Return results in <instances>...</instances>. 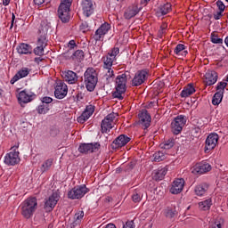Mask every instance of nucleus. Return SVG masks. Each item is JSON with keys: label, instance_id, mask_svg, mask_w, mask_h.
Returning <instances> with one entry per match:
<instances>
[{"label": "nucleus", "instance_id": "nucleus-7", "mask_svg": "<svg viewBox=\"0 0 228 228\" xmlns=\"http://www.w3.org/2000/svg\"><path fill=\"white\" fill-rule=\"evenodd\" d=\"M120 53L118 47H114L109 51L108 54L102 58L103 67H113V62L117 61V56Z\"/></svg>", "mask_w": 228, "mask_h": 228}, {"label": "nucleus", "instance_id": "nucleus-32", "mask_svg": "<svg viewBox=\"0 0 228 228\" xmlns=\"http://www.w3.org/2000/svg\"><path fill=\"white\" fill-rule=\"evenodd\" d=\"M175 54H176V56H186V54H188V51H186V46H184V45L183 44H178L175 50H174Z\"/></svg>", "mask_w": 228, "mask_h": 228}, {"label": "nucleus", "instance_id": "nucleus-55", "mask_svg": "<svg viewBox=\"0 0 228 228\" xmlns=\"http://www.w3.org/2000/svg\"><path fill=\"white\" fill-rule=\"evenodd\" d=\"M60 133V130L53 128L51 130L50 134L51 136H57V134Z\"/></svg>", "mask_w": 228, "mask_h": 228}, {"label": "nucleus", "instance_id": "nucleus-38", "mask_svg": "<svg viewBox=\"0 0 228 228\" xmlns=\"http://www.w3.org/2000/svg\"><path fill=\"white\" fill-rule=\"evenodd\" d=\"M154 161L159 163V161H163L167 159V154L164 151H158L153 154Z\"/></svg>", "mask_w": 228, "mask_h": 228}, {"label": "nucleus", "instance_id": "nucleus-25", "mask_svg": "<svg viewBox=\"0 0 228 228\" xmlns=\"http://www.w3.org/2000/svg\"><path fill=\"white\" fill-rule=\"evenodd\" d=\"M218 81V74L216 73V71L208 70L205 74V83L208 86H211L212 85H215Z\"/></svg>", "mask_w": 228, "mask_h": 228}, {"label": "nucleus", "instance_id": "nucleus-37", "mask_svg": "<svg viewBox=\"0 0 228 228\" xmlns=\"http://www.w3.org/2000/svg\"><path fill=\"white\" fill-rule=\"evenodd\" d=\"M37 111L39 115H45L46 113H49V105L41 103L37 107Z\"/></svg>", "mask_w": 228, "mask_h": 228}, {"label": "nucleus", "instance_id": "nucleus-5", "mask_svg": "<svg viewBox=\"0 0 228 228\" xmlns=\"http://www.w3.org/2000/svg\"><path fill=\"white\" fill-rule=\"evenodd\" d=\"M118 114L110 113L106 116V118L102 121L101 127L102 133H108L110 129H113L115 123L117 122V118Z\"/></svg>", "mask_w": 228, "mask_h": 228}, {"label": "nucleus", "instance_id": "nucleus-63", "mask_svg": "<svg viewBox=\"0 0 228 228\" xmlns=\"http://www.w3.org/2000/svg\"><path fill=\"white\" fill-rule=\"evenodd\" d=\"M118 3H122L124 0H116Z\"/></svg>", "mask_w": 228, "mask_h": 228}, {"label": "nucleus", "instance_id": "nucleus-44", "mask_svg": "<svg viewBox=\"0 0 228 228\" xmlns=\"http://www.w3.org/2000/svg\"><path fill=\"white\" fill-rule=\"evenodd\" d=\"M49 200H60V191H53L49 197Z\"/></svg>", "mask_w": 228, "mask_h": 228}, {"label": "nucleus", "instance_id": "nucleus-35", "mask_svg": "<svg viewBox=\"0 0 228 228\" xmlns=\"http://www.w3.org/2000/svg\"><path fill=\"white\" fill-rule=\"evenodd\" d=\"M211 206H213L211 200H203L199 203V208L201 211H208Z\"/></svg>", "mask_w": 228, "mask_h": 228}, {"label": "nucleus", "instance_id": "nucleus-59", "mask_svg": "<svg viewBox=\"0 0 228 228\" xmlns=\"http://www.w3.org/2000/svg\"><path fill=\"white\" fill-rule=\"evenodd\" d=\"M81 29H87L88 28V23L87 22H84L81 24L80 26Z\"/></svg>", "mask_w": 228, "mask_h": 228}, {"label": "nucleus", "instance_id": "nucleus-3", "mask_svg": "<svg viewBox=\"0 0 228 228\" xmlns=\"http://www.w3.org/2000/svg\"><path fill=\"white\" fill-rule=\"evenodd\" d=\"M84 78L86 88H87L88 92H94L95 86H97V81H99L95 69L88 68L84 74Z\"/></svg>", "mask_w": 228, "mask_h": 228}, {"label": "nucleus", "instance_id": "nucleus-6", "mask_svg": "<svg viewBox=\"0 0 228 228\" xmlns=\"http://www.w3.org/2000/svg\"><path fill=\"white\" fill-rule=\"evenodd\" d=\"M88 191H90V190L86 188V185H78L74 187L68 192V197L72 200L83 199V197H85V195H86Z\"/></svg>", "mask_w": 228, "mask_h": 228}, {"label": "nucleus", "instance_id": "nucleus-2", "mask_svg": "<svg viewBox=\"0 0 228 228\" xmlns=\"http://www.w3.org/2000/svg\"><path fill=\"white\" fill-rule=\"evenodd\" d=\"M127 90V75L121 74L116 77L115 91L112 94L114 99L122 101L126 97V91Z\"/></svg>", "mask_w": 228, "mask_h": 228}, {"label": "nucleus", "instance_id": "nucleus-34", "mask_svg": "<svg viewBox=\"0 0 228 228\" xmlns=\"http://www.w3.org/2000/svg\"><path fill=\"white\" fill-rule=\"evenodd\" d=\"M161 15H167L169 12H172V4L170 3L163 4L159 8Z\"/></svg>", "mask_w": 228, "mask_h": 228}, {"label": "nucleus", "instance_id": "nucleus-21", "mask_svg": "<svg viewBox=\"0 0 228 228\" xmlns=\"http://www.w3.org/2000/svg\"><path fill=\"white\" fill-rule=\"evenodd\" d=\"M61 77L69 85H76L77 83V74L72 70L62 71Z\"/></svg>", "mask_w": 228, "mask_h": 228}, {"label": "nucleus", "instance_id": "nucleus-33", "mask_svg": "<svg viewBox=\"0 0 228 228\" xmlns=\"http://www.w3.org/2000/svg\"><path fill=\"white\" fill-rule=\"evenodd\" d=\"M222 99H224V92L218 91L214 94V97L212 99V104L214 106H218V104L222 102Z\"/></svg>", "mask_w": 228, "mask_h": 228}, {"label": "nucleus", "instance_id": "nucleus-64", "mask_svg": "<svg viewBox=\"0 0 228 228\" xmlns=\"http://www.w3.org/2000/svg\"><path fill=\"white\" fill-rule=\"evenodd\" d=\"M30 200H37V198H32L30 199Z\"/></svg>", "mask_w": 228, "mask_h": 228}, {"label": "nucleus", "instance_id": "nucleus-24", "mask_svg": "<svg viewBox=\"0 0 228 228\" xmlns=\"http://www.w3.org/2000/svg\"><path fill=\"white\" fill-rule=\"evenodd\" d=\"M82 10L86 17H90V15L94 13V4L92 3V0H83Z\"/></svg>", "mask_w": 228, "mask_h": 228}, {"label": "nucleus", "instance_id": "nucleus-56", "mask_svg": "<svg viewBox=\"0 0 228 228\" xmlns=\"http://www.w3.org/2000/svg\"><path fill=\"white\" fill-rule=\"evenodd\" d=\"M151 3V0H141L140 4L141 6H147Z\"/></svg>", "mask_w": 228, "mask_h": 228}, {"label": "nucleus", "instance_id": "nucleus-10", "mask_svg": "<svg viewBox=\"0 0 228 228\" xmlns=\"http://www.w3.org/2000/svg\"><path fill=\"white\" fill-rule=\"evenodd\" d=\"M67 94H69V87H67V84L61 80H58L56 82L54 91L56 99H65V97H67Z\"/></svg>", "mask_w": 228, "mask_h": 228}, {"label": "nucleus", "instance_id": "nucleus-1", "mask_svg": "<svg viewBox=\"0 0 228 228\" xmlns=\"http://www.w3.org/2000/svg\"><path fill=\"white\" fill-rule=\"evenodd\" d=\"M49 31V25L45 22L41 23L39 28V37L37 39V46L34 49V53L37 56H44V49L47 47V32Z\"/></svg>", "mask_w": 228, "mask_h": 228}, {"label": "nucleus", "instance_id": "nucleus-28", "mask_svg": "<svg viewBox=\"0 0 228 228\" xmlns=\"http://www.w3.org/2000/svg\"><path fill=\"white\" fill-rule=\"evenodd\" d=\"M16 49L19 54H31V53H33V48L31 45L24 43L18 45Z\"/></svg>", "mask_w": 228, "mask_h": 228}, {"label": "nucleus", "instance_id": "nucleus-23", "mask_svg": "<svg viewBox=\"0 0 228 228\" xmlns=\"http://www.w3.org/2000/svg\"><path fill=\"white\" fill-rule=\"evenodd\" d=\"M29 69L28 68H21L15 75L14 77L11 79L10 83L11 85H15L19 79H22V77H28L29 75Z\"/></svg>", "mask_w": 228, "mask_h": 228}, {"label": "nucleus", "instance_id": "nucleus-60", "mask_svg": "<svg viewBox=\"0 0 228 228\" xmlns=\"http://www.w3.org/2000/svg\"><path fill=\"white\" fill-rule=\"evenodd\" d=\"M10 1L11 0H3L4 6H8V4H10Z\"/></svg>", "mask_w": 228, "mask_h": 228}, {"label": "nucleus", "instance_id": "nucleus-39", "mask_svg": "<svg viewBox=\"0 0 228 228\" xmlns=\"http://www.w3.org/2000/svg\"><path fill=\"white\" fill-rule=\"evenodd\" d=\"M174 145H175V142H174V139H168L167 141H165L164 142H162L160 144L161 149H172V147H174Z\"/></svg>", "mask_w": 228, "mask_h": 228}, {"label": "nucleus", "instance_id": "nucleus-49", "mask_svg": "<svg viewBox=\"0 0 228 228\" xmlns=\"http://www.w3.org/2000/svg\"><path fill=\"white\" fill-rule=\"evenodd\" d=\"M225 86H227V82H220L216 86V90H218V92H224Z\"/></svg>", "mask_w": 228, "mask_h": 228}, {"label": "nucleus", "instance_id": "nucleus-45", "mask_svg": "<svg viewBox=\"0 0 228 228\" xmlns=\"http://www.w3.org/2000/svg\"><path fill=\"white\" fill-rule=\"evenodd\" d=\"M60 6H62V8H70L72 6V0H61Z\"/></svg>", "mask_w": 228, "mask_h": 228}, {"label": "nucleus", "instance_id": "nucleus-36", "mask_svg": "<svg viewBox=\"0 0 228 228\" xmlns=\"http://www.w3.org/2000/svg\"><path fill=\"white\" fill-rule=\"evenodd\" d=\"M167 168H161V169H159L156 173H155V175H154V180L155 181H161L166 175H167Z\"/></svg>", "mask_w": 228, "mask_h": 228}, {"label": "nucleus", "instance_id": "nucleus-43", "mask_svg": "<svg viewBox=\"0 0 228 228\" xmlns=\"http://www.w3.org/2000/svg\"><path fill=\"white\" fill-rule=\"evenodd\" d=\"M224 225V219L219 217L214 224H211L210 228H222Z\"/></svg>", "mask_w": 228, "mask_h": 228}, {"label": "nucleus", "instance_id": "nucleus-22", "mask_svg": "<svg viewBox=\"0 0 228 228\" xmlns=\"http://www.w3.org/2000/svg\"><path fill=\"white\" fill-rule=\"evenodd\" d=\"M69 12L70 7H63V5L59 6L58 15L61 22H69V20H70Z\"/></svg>", "mask_w": 228, "mask_h": 228}, {"label": "nucleus", "instance_id": "nucleus-12", "mask_svg": "<svg viewBox=\"0 0 228 228\" xmlns=\"http://www.w3.org/2000/svg\"><path fill=\"white\" fill-rule=\"evenodd\" d=\"M147 77H149V72H147V70L137 71L132 80L133 86H140V85H143V83L147 81Z\"/></svg>", "mask_w": 228, "mask_h": 228}, {"label": "nucleus", "instance_id": "nucleus-51", "mask_svg": "<svg viewBox=\"0 0 228 228\" xmlns=\"http://www.w3.org/2000/svg\"><path fill=\"white\" fill-rule=\"evenodd\" d=\"M212 44H223L224 40L222 38L216 37V36L212 37L211 38Z\"/></svg>", "mask_w": 228, "mask_h": 228}, {"label": "nucleus", "instance_id": "nucleus-47", "mask_svg": "<svg viewBox=\"0 0 228 228\" xmlns=\"http://www.w3.org/2000/svg\"><path fill=\"white\" fill-rule=\"evenodd\" d=\"M42 104H46V106H49L51 102H53V98L49 96H45L41 99Z\"/></svg>", "mask_w": 228, "mask_h": 228}, {"label": "nucleus", "instance_id": "nucleus-42", "mask_svg": "<svg viewBox=\"0 0 228 228\" xmlns=\"http://www.w3.org/2000/svg\"><path fill=\"white\" fill-rule=\"evenodd\" d=\"M103 70L105 73V77L106 79H110L111 77H113L114 74H113V69H111V67H103Z\"/></svg>", "mask_w": 228, "mask_h": 228}, {"label": "nucleus", "instance_id": "nucleus-31", "mask_svg": "<svg viewBox=\"0 0 228 228\" xmlns=\"http://www.w3.org/2000/svg\"><path fill=\"white\" fill-rule=\"evenodd\" d=\"M208 183H201L195 187L194 191L196 195H198V197H202L206 193V191H208Z\"/></svg>", "mask_w": 228, "mask_h": 228}, {"label": "nucleus", "instance_id": "nucleus-40", "mask_svg": "<svg viewBox=\"0 0 228 228\" xmlns=\"http://www.w3.org/2000/svg\"><path fill=\"white\" fill-rule=\"evenodd\" d=\"M56 204H58V200H46L45 203V211H51L54 209Z\"/></svg>", "mask_w": 228, "mask_h": 228}, {"label": "nucleus", "instance_id": "nucleus-18", "mask_svg": "<svg viewBox=\"0 0 228 228\" xmlns=\"http://www.w3.org/2000/svg\"><path fill=\"white\" fill-rule=\"evenodd\" d=\"M129 142H131V138H129L126 134H121V135L118 136L113 141V142H112V149H120V148L127 145V143H129Z\"/></svg>", "mask_w": 228, "mask_h": 228}, {"label": "nucleus", "instance_id": "nucleus-15", "mask_svg": "<svg viewBox=\"0 0 228 228\" xmlns=\"http://www.w3.org/2000/svg\"><path fill=\"white\" fill-rule=\"evenodd\" d=\"M100 148L101 144L98 142L82 143L78 148V151L81 152V154H88V152H95Z\"/></svg>", "mask_w": 228, "mask_h": 228}, {"label": "nucleus", "instance_id": "nucleus-9", "mask_svg": "<svg viewBox=\"0 0 228 228\" xmlns=\"http://www.w3.org/2000/svg\"><path fill=\"white\" fill-rule=\"evenodd\" d=\"M186 125V117L180 115L177 116L171 123V131L174 134H179L183 131V127Z\"/></svg>", "mask_w": 228, "mask_h": 228}, {"label": "nucleus", "instance_id": "nucleus-26", "mask_svg": "<svg viewBox=\"0 0 228 228\" xmlns=\"http://www.w3.org/2000/svg\"><path fill=\"white\" fill-rule=\"evenodd\" d=\"M140 10H142V7H138V4L130 5L126 10L124 16L126 19H133V17H135V15H138V13H140Z\"/></svg>", "mask_w": 228, "mask_h": 228}, {"label": "nucleus", "instance_id": "nucleus-19", "mask_svg": "<svg viewBox=\"0 0 228 228\" xmlns=\"http://www.w3.org/2000/svg\"><path fill=\"white\" fill-rule=\"evenodd\" d=\"M139 120L142 127H144V129H147L151 126V122L152 118H151V115L146 110H142L139 113Z\"/></svg>", "mask_w": 228, "mask_h": 228}, {"label": "nucleus", "instance_id": "nucleus-62", "mask_svg": "<svg viewBox=\"0 0 228 228\" xmlns=\"http://www.w3.org/2000/svg\"><path fill=\"white\" fill-rule=\"evenodd\" d=\"M224 43L226 44V45L228 47V37H226V38L224 39Z\"/></svg>", "mask_w": 228, "mask_h": 228}, {"label": "nucleus", "instance_id": "nucleus-50", "mask_svg": "<svg viewBox=\"0 0 228 228\" xmlns=\"http://www.w3.org/2000/svg\"><path fill=\"white\" fill-rule=\"evenodd\" d=\"M216 6H217L219 12H225V4H224V2L218 0L216 2Z\"/></svg>", "mask_w": 228, "mask_h": 228}, {"label": "nucleus", "instance_id": "nucleus-54", "mask_svg": "<svg viewBox=\"0 0 228 228\" xmlns=\"http://www.w3.org/2000/svg\"><path fill=\"white\" fill-rule=\"evenodd\" d=\"M68 47H69V49H74V47H76V41L70 40V41L68 43Z\"/></svg>", "mask_w": 228, "mask_h": 228}, {"label": "nucleus", "instance_id": "nucleus-13", "mask_svg": "<svg viewBox=\"0 0 228 228\" xmlns=\"http://www.w3.org/2000/svg\"><path fill=\"white\" fill-rule=\"evenodd\" d=\"M184 179L183 178L175 179L170 188V193L173 195H178V193H181L184 189Z\"/></svg>", "mask_w": 228, "mask_h": 228}, {"label": "nucleus", "instance_id": "nucleus-30", "mask_svg": "<svg viewBox=\"0 0 228 228\" xmlns=\"http://www.w3.org/2000/svg\"><path fill=\"white\" fill-rule=\"evenodd\" d=\"M71 60L75 63H81L85 60V52L83 50H77L72 55Z\"/></svg>", "mask_w": 228, "mask_h": 228}, {"label": "nucleus", "instance_id": "nucleus-52", "mask_svg": "<svg viewBox=\"0 0 228 228\" xmlns=\"http://www.w3.org/2000/svg\"><path fill=\"white\" fill-rule=\"evenodd\" d=\"M223 16H224V12H222V11H219V12L214 13L215 20H220V19H222Z\"/></svg>", "mask_w": 228, "mask_h": 228}, {"label": "nucleus", "instance_id": "nucleus-11", "mask_svg": "<svg viewBox=\"0 0 228 228\" xmlns=\"http://www.w3.org/2000/svg\"><path fill=\"white\" fill-rule=\"evenodd\" d=\"M208 172H211V165L207 162L198 163L191 167V174L194 175L208 174Z\"/></svg>", "mask_w": 228, "mask_h": 228}, {"label": "nucleus", "instance_id": "nucleus-57", "mask_svg": "<svg viewBox=\"0 0 228 228\" xmlns=\"http://www.w3.org/2000/svg\"><path fill=\"white\" fill-rule=\"evenodd\" d=\"M35 4H37V6H40V4H44L45 3V0H34Z\"/></svg>", "mask_w": 228, "mask_h": 228}, {"label": "nucleus", "instance_id": "nucleus-29", "mask_svg": "<svg viewBox=\"0 0 228 228\" xmlns=\"http://www.w3.org/2000/svg\"><path fill=\"white\" fill-rule=\"evenodd\" d=\"M193 94H195V87L191 84H189L183 87L181 92V97L186 99V97H190V95H193Z\"/></svg>", "mask_w": 228, "mask_h": 228}, {"label": "nucleus", "instance_id": "nucleus-27", "mask_svg": "<svg viewBox=\"0 0 228 228\" xmlns=\"http://www.w3.org/2000/svg\"><path fill=\"white\" fill-rule=\"evenodd\" d=\"M83 218H85V211L78 210L74 216V222L71 224V228H76L81 225V222H83Z\"/></svg>", "mask_w": 228, "mask_h": 228}, {"label": "nucleus", "instance_id": "nucleus-17", "mask_svg": "<svg viewBox=\"0 0 228 228\" xmlns=\"http://www.w3.org/2000/svg\"><path fill=\"white\" fill-rule=\"evenodd\" d=\"M110 29H111V25H110L109 23H103L96 31L95 34L94 36V40H96V42H99V40H102V38H104V35H106L108 33V31H110Z\"/></svg>", "mask_w": 228, "mask_h": 228}, {"label": "nucleus", "instance_id": "nucleus-46", "mask_svg": "<svg viewBox=\"0 0 228 228\" xmlns=\"http://www.w3.org/2000/svg\"><path fill=\"white\" fill-rule=\"evenodd\" d=\"M165 216L167 218H174L175 216V211L167 208L165 210Z\"/></svg>", "mask_w": 228, "mask_h": 228}, {"label": "nucleus", "instance_id": "nucleus-14", "mask_svg": "<svg viewBox=\"0 0 228 228\" xmlns=\"http://www.w3.org/2000/svg\"><path fill=\"white\" fill-rule=\"evenodd\" d=\"M218 139L219 137L216 134H210L206 139L205 152H208V151H213L218 143Z\"/></svg>", "mask_w": 228, "mask_h": 228}, {"label": "nucleus", "instance_id": "nucleus-48", "mask_svg": "<svg viewBox=\"0 0 228 228\" xmlns=\"http://www.w3.org/2000/svg\"><path fill=\"white\" fill-rule=\"evenodd\" d=\"M166 31H167V24L164 23L161 25L160 29L159 30V38L163 37V35H165Z\"/></svg>", "mask_w": 228, "mask_h": 228}, {"label": "nucleus", "instance_id": "nucleus-53", "mask_svg": "<svg viewBox=\"0 0 228 228\" xmlns=\"http://www.w3.org/2000/svg\"><path fill=\"white\" fill-rule=\"evenodd\" d=\"M123 228H135L134 221H127L124 225Z\"/></svg>", "mask_w": 228, "mask_h": 228}, {"label": "nucleus", "instance_id": "nucleus-61", "mask_svg": "<svg viewBox=\"0 0 228 228\" xmlns=\"http://www.w3.org/2000/svg\"><path fill=\"white\" fill-rule=\"evenodd\" d=\"M15 20V14L12 13V27L13 26V21Z\"/></svg>", "mask_w": 228, "mask_h": 228}, {"label": "nucleus", "instance_id": "nucleus-58", "mask_svg": "<svg viewBox=\"0 0 228 228\" xmlns=\"http://www.w3.org/2000/svg\"><path fill=\"white\" fill-rule=\"evenodd\" d=\"M141 198H140V194H138V193H134L133 196H132V200H140Z\"/></svg>", "mask_w": 228, "mask_h": 228}, {"label": "nucleus", "instance_id": "nucleus-41", "mask_svg": "<svg viewBox=\"0 0 228 228\" xmlns=\"http://www.w3.org/2000/svg\"><path fill=\"white\" fill-rule=\"evenodd\" d=\"M51 167H53V159H47L41 167V171L42 172H47V170H49V168H51Z\"/></svg>", "mask_w": 228, "mask_h": 228}, {"label": "nucleus", "instance_id": "nucleus-16", "mask_svg": "<svg viewBox=\"0 0 228 228\" xmlns=\"http://www.w3.org/2000/svg\"><path fill=\"white\" fill-rule=\"evenodd\" d=\"M37 97L35 94L28 93L26 90H23L18 94V101L20 104H28V102H31Z\"/></svg>", "mask_w": 228, "mask_h": 228}, {"label": "nucleus", "instance_id": "nucleus-8", "mask_svg": "<svg viewBox=\"0 0 228 228\" xmlns=\"http://www.w3.org/2000/svg\"><path fill=\"white\" fill-rule=\"evenodd\" d=\"M19 151H17V147L13 146L11 149V151L7 153L4 157L5 165H10L13 167L14 165H18L20 163V157H19Z\"/></svg>", "mask_w": 228, "mask_h": 228}, {"label": "nucleus", "instance_id": "nucleus-4", "mask_svg": "<svg viewBox=\"0 0 228 228\" xmlns=\"http://www.w3.org/2000/svg\"><path fill=\"white\" fill-rule=\"evenodd\" d=\"M37 200H25L21 204V215L24 218H31L33 216V213H35V209H37Z\"/></svg>", "mask_w": 228, "mask_h": 228}, {"label": "nucleus", "instance_id": "nucleus-20", "mask_svg": "<svg viewBox=\"0 0 228 228\" xmlns=\"http://www.w3.org/2000/svg\"><path fill=\"white\" fill-rule=\"evenodd\" d=\"M94 111H95V108L93 105L86 106L85 111L77 118V122L85 124L94 115Z\"/></svg>", "mask_w": 228, "mask_h": 228}]
</instances>
